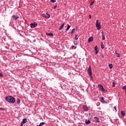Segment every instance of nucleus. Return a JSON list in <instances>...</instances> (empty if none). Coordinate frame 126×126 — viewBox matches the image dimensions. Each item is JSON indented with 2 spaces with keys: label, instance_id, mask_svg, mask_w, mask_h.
<instances>
[{
  "label": "nucleus",
  "instance_id": "nucleus-1",
  "mask_svg": "<svg viewBox=\"0 0 126 126\" xmlns=\"http://www.w3.org/2000/svg\"><path fill=\"white\" fill-rule=\"evenodd\" d=\"M5 100L10 104H14L15 103V98L12 96H6Z\"/></svg>",
  "mask_w": 126,
  "mask_h": 126
},
{
  "label": "nucleus",
  "instance_id": "nucleus-2",
  "mask_svg": "<svg viewBox=\"0 0 126 126\" xmlns=\"http://www.w3.org/2000/svg\"><path fill=\"white\" fill-rule=\"evenodd\" d=\"M96 27L97 29V30H100L101 29V23L99 22V20H96Z\"/></svg>",
  "mask_w": 126,
  "mask_h": 126
},
{
  "label": "nucleus",
  "instance_id": "nucleus-3",
  "mask_svg": "<svg viewBox=\"0 0 126 126\" xmlns=\"http://www.w3.org/2000/svg\"><path fill=\"white\" fill-rule=\"evenodd\" d=\"M88 72L89 73V75L91 77H92V71L91 70V66H90L88 70Z\"/></svg>",
  "mask_w": 126,
  "mask_h": 126
},
{
  "label": "nucleus",
  "instance_id": "nucleus-4",
  "mask_svg": "<svg viewBox=\"0 0 126 126\" xmlns=\"http://www.w3.org/2000/svg\"><path fill=\"white\" fill-rule=\"evenodd\" d=\"M98 87L99 89H100V90H101V91H102V92H104L105 91L104 87H103V86L102 85H98Z\"/></svg>",
  "mask_w": 126,
  "mask_h": 126
},
{
  "label": "nucleus",
  "instance_id": "nucleus-5",
  "mask_svg": "<svg viewBox=\"0 0 126 126\" xmlns=\"http://www.w3.org/2000/svg\"><path fill=\"white\" fill-rule=\"evenodd\" d=\"M37 25L36 23H32L31 24V28H35Z\"/></svg>",
  "mask_w": 126,
  "mask_h": 126
},
{
  "label": "nucleus",
  "instance_id": "nucleus-6",
  "mask_svg": "<svg viewBox=\"0 0 126 126\" xmlns=\"http://www.w3.org/2000/svg\"><path fill=\"white\" fill-rule=\"evenodd\" d=\"M94 51L95 52V54L97 55L98 53H99V48L97 47V46H95L94 47Z\"/></svg>",
  "mask_w": 126,
  "mask_h": 126
},
{
  "label": "nucleus",
  "instance_id": "nucleus-7",
  "mask_svg": "<svg viewBox=\"0 0 126 126\" xmlns=\"http://www.w3.org/2000/svg\"><path fill=\"white\" fill-rule=\"evenodd\" d=\"M83 109L84 111H85V112H87V111H88V110H89L88 107L86 105H84L83 107Z\"/></svg>",
  "mask_w": 126,
  "mask_h": 126
},
{
  "label": "nucleus",
  "instance_id": "nucleus-8",
  "mask_svg": "<svg viewBox=\"0 0 126 126\" xmlns=\"http://www.w3.org/2000/svg\"><path fill=\"white\" fill-rule=\"evenodd\" d=\"M94 119L95 122H97V123H100V119L98 118L97 117H94Z\"/></svg>",
  "mask_w": 126,
  "mask_h": 126
},
{
  "label": "nucleus",
  "instance_id": "nucleus-9",
  "mask_svg": "<svg viewBox=\"0 0 126 126\" xmlns=\"http://www.w3.org/2000/svg\"><path fill=\"white\" fill-rule=\"evenodd\" d=\"M86 125H90V124H91V121L88 119H86L85 120Z\"/></svg>",
  "mask_w": 126,
  "mask_h": 126
},
{
  "label": "nucleus",
  "instance_id": "nucleus-10",
  "mask_svg": "<svg viewBox=\"0 0 126 126\" xmlns=\"http://www.w3.org/2000/svg\"><path fill=\"white\" fill-rule=\"evenodd\" d=\"M42 16H43V17H45V18H50V17L51 16L50 15H48V16H46L45 14H42Z\"/></svg>",
  "mask_w": 126,
  "mask_h": 126
},
{
  "label": "nucleus",
  "instance_id": "nucleus-11",
  "mask_svg": "<svg viewBox=\"0 0 126 126\" xmlns=\"http://www.w3.org/2000/svg\"><path fill=\"white\" fill-rule=\"evenodd\" d=\"M64 26V23H63L62 25L61 26H60V27L59 28V30L61 31L62 30L63 28V27Z\"/></svg>",
  "mask_w": 126,
  "mask_h": 126
},
{
  "label": "nucleus",
  "instance_id": "nucleus-12",
  "mask_svg": "<svg viewBox=\"0 0 126 126\" xmlns=\"http://www.w3.org/2000/svg\"><path fill=\"white\" fill-rule=\"evenodd\" d=\"M12 17H13V19H15V20L18 19V18H19V16H15V15H13V16H12Z\"/></svg>",
  "mask_w": 126,
  "mask_h": 126
},
{
  "label": "nucleus",
  "instance_id": "nucleus-13",
  "mask_svg": "<svg viewBox=\"0 0 126 126\" xmlns=\"http://www.w3.org/2000/svg\"><path fill=\"white\" fill-rule=\"evenodd\" d=\"M22 123H23V124H26V123H27V119H24L23 120V121H22Z\"/></svg>",
  "mask_w": 126,
  "mask_h": 126
},
{
  "label": "nucleus",
  "instance_id": "nucleus-14",
  "mask_svg": "<svg viewBox=\"0 0 126 126\" xmlns=\"http://www.w3.org/2000/svg\"><path fill=\"white\" fill-rule=\"evenodd\" d=\"M101 33H102V40H105V35H104V32H101Z\"/></svg>",
  "mask_w": 126,
  "mask_h": 126
},
{
  "label": "nucleus",
  "instance_id": "nucleus-15",
  "mask_svg": "<svg viewBox=\"0 0 126 126\" xmlns=\"http://www.w3.org/2000/svg\"><path fill=\"white\" fill-rule=\"evenodd\" d=\"M67 27L66 28V29L65 30V31H68V30H69V28H70L71 26H69V25L67 24Z\"/></svg>",
  "mask_w": 126,
  "mask_h": 126
},
{
  "label": "nucleus",
  "instance_id": "nucleus-16",
  "mask_svg": "<svg viewBox=\"0 0 126 126\" xmlns=\"http://www.w3.org/2000/svg\"><path fill=\"white\" fill-rule=\"evenodd\" d=\"M89 42H92L93 41V37H91L88 39Z\"/></svg>",
  "mask_w": 126,
  "mask_h": 126
},
{
  "label": "nucleus",
  "instance_id": "nucleus-17",
  "mask_svg": "<svg viewBox=\"0 0 126 126\" xmlns=\"http://www.w3.org/2000/svg\"><path fill=\"white\" fill-rule=\"evenodd\" d=\"M100 102H101V103H106V101L104 100V97H101Z\"/></svg>",
  "mask_w": 126,
  "mask_h": 126
},
{
  "label": "nucleus",
  "instance_id": "nucleus-18",
  "mask_svg": "<svg viewBox=\"0 0 126 126\" xmlns=\"http://www.w3.org/2000/svg\"><path fill=\"white\" fill-rule=\"evenodd\" d=\"M46 35L47 36H54V34L52 33H51V32L47 33H46Z\"/></svg>",
  "mask_w": 126,
  "mask_h": 126
},
{
  "label": "nucleus",
  "instance_id": "nucleus-19",
  "mask_svg": "<svg viewBox=\"0 0 126 126\" xmlns=\"http://www.w3.org/2000/svg\"><path fill=\"white\" fill-rule=\"evenodd\" d=\"M121 115L122 116H125L126 115V112L125 111H121Z\"/></svg>",
  "mask_w": 126,
  "mask_h": 126
},
{
  "label": "nucleus",
  "instance_id": "nucleus-20",
  "mask_svg": "<svg viewBox=\"0 0 126 126\" xmlns=\"http://www.w3.org/2000/svg\"><path fill=\"white\" fill-rule=\"evenodd\" d=\"M44 125H45V123L42 122V123H40L39 125H37L36 126H44Z\"/></svg>",
  "mask_w": 126,
  "mask_h": 126
},
{
  "label": "nucleus",
  "instance_id": "nucleus-21",
  "mask_svg": "<svg viewBox=\"0 0 126 126\" xmlns=\"http://www.w3.org/2000/svg\"><path fill=\"white\" fill-rule=\"evenodd\" d=\"M77 48V47L76 46H74V45H72V46H71V49H72V50H75V49Z\"/></svg>",
  "mask_w": 126,
  "mask_h": 126
},
{
  "label": "nucleus",
  "instance_id": "nucleus-22",
  "mask_svg": "<svg viewBox=\"0 0 126 126\" xmlns=\"http://www.w3.org/2000/svg\"><path fill=\"white\" fill-rule=\"evenodd\" d=\"M101 49H104L105 48V46H104V45H103V42H101Z\"/></svg>",
  "mask_w": 126,
  "mask_h": 126
},
{
  "label": "nucleus",
  "instance_id": "nucleus-23",
  "mask_svg": "<svg viewBox=\"0 0 126 126\" xmlns=\"http://www.w3.org/2000/svg\"><path fill=\"white\" fill-rule=\"evenodd\" d=\"M17 104H20V99L18 98V99H17Z\"/></svg>",
  "mask_w": 126,
  "mask_h": 126
},
{
  "label": "nucleus",
  "instance_id": "nucleus-24",
  "mask_svg": "<svg viewBox=\"0 0 126 126\" xmlns=\"http://www.w3.org/2000/svg\"><path fill=\"white\" fill-rule=\"evenodd\" d=\"M109 68H110V69L113 68V64H110L109 65Z\"/></svg>",
  "mask_w": 126,
  "mask_h": 126
},
{
  "label": "nucleus",
  "instance_id": "nucleus-25",
  "mask_svg": "<svg viewBox=\"0 0 126 126\" xmlns=\"http://www.w3.org/2000/svg\"><path fill=\"white\" fill-rule=\"evenodd\" d=\"M78 44V42L77 41H74V44L76 45Z\"/></svg>",
  "mask_w": 126,
  "mask_h": 126
},
{
  "label": "nucleus",
  "instance_id": "nucleus-26",
  "mask_svg": "<svg viewBox=\"0 0 126 126\" xmlns=\"http://www.w3.org/2000/svg\"><path fill=\"white\" fill-rule=\"evenodd\" d=\"M74 32H75V29H73L72 30L71 34H73V33H74Z\"/></svg>",
  "mask_w": 126,
  "mask_h": 126
},
{
  "label": "nucleus",
  "instance_id": "nucleus-27",
  "mask_svg": "<svg viewBox=\"0 0 126 126\" xmlns=\"http://www.w3.org/2000/svg\"><path fill=\"white\" fill-rule=\"evenodd\" d=\"M112 86H113V87H115V86H116V83H115V82H113Z\"/></svg>",
  "mask_w": 126,
  "mask_h": 126
},
{
  "label": "nucleus",
  "instance_id": "nucleus-28",
  "mask_svg": "<svg viewBox=\"0 0 126 126\" xmlns=\"http://www.w3.org/2000/svg\"><path fill=\"white\" fill-rule=\"evenodd\" d=\"M75 38L76 39V40H78V37H77V35H75Z\"/></svg>",
  "mask_w": 126,
  "mask_h": 126
},
{
  "label": "nucleus",
  "instance_id": "nucleus-29",
  "mask_svg": "<svg viewBox=\"0 0 126 126\" xmlns=\"http://www.w3.org/2000/svg\"><path fill=\"white\" fill-rule=\"evenodd\" d=\"M51 2H56V0H51Z\"/></svg>",
  "mask_w": 126,
  "mask_h": 126
},
{
  "label": "nucleus",
  "instance_id": "nucleus-30",
  "mask_svg": "<svg viewBox=\"0 0 126 126\" xmlns=\"http://www.w3.org/2000/svg\"><path fill=\"white\" fill-rule=\"evenodd\" d=\"M3 76V75L1 73H0V77H2Z\"/></svg>",
  "mask_w": 126,
  "mask_h": 126
},
{
  "label": "nucleus",
  "instance_id": "nucleus-31",
  "mask_svg": "<svg viewBox=\"0 0 126 126\" xmlns=\"http://www.w3.org/2000/svg\"><path fill=\"white\" fill-rule=\"evenodd\" d=\"M94 4V1H93L91 3V5H93Z\"/></svg>",
  "mask_w": 126,
  "mask_h": 126
},
{
  "label": "nucleus",
  "instance_id": "nucleus-32",
  "mask_svg": "<svg viewBox=\"0 0 126 126\" xmlns=\"http://www.w3.org/2000/svg\"><path fill=\"white\" fill-rule=\"evenodd\" d=\"M117 56L118 58H120V57H121V55H120L119 54H117Z\"/></svg>",
  "mask_w": 126,
  "mask_h": 126
},
{
  "label": "nucleus",
  "instance_id": "nucleus-33",
  "mask_svg": "<svg viewBox=\"0 0 126 126\" xmlns=\"http://www.w3.org/2000/svg\"><path fill=\"white\" fill-rule=\"evenodd\" d=\"M0 110L1 111H3V110H4V109H3V108H0Z\"/></svg>",
  "mask_w": 126,
  "mask_h": 126
},
{
  "label": "nucleus",
  "instance_id": "nucleus-34",
  "mask_svg": "<svg viewBox=\"0 0 126 126\" xmlns=\"http://www.w3.org/2000/svg\"><path fill=\"white\" fill-rule=\"evenodd\" d=\"M114 109H115L116 112H117V107L114 106Z\"/></svg>",
  "mask_w": 126,
  "mask_h": 126
},
{
  "label": "nucleus",
  "instance_id": "nucleus-35",
  "mask_svg": "<svg viewBox=\"0 0 126 126\" xmlns=\"http://www.w3.org/2000/svg\"><path fill=\"white\" fill-rule=\"evenodd\" d=\"M57 5H55L54 7V9L57 8Z\"/></svg>",
  "mask_w": 126,
  "mask_h": 126
},
{
  "label": "nucleus",
  "instance_id": "nucleus-36",
  "mask_svg": "<svg viewBox=\"0 0 126 126\" xmlns=\"http://www.w3.org/2000/svg\"><path fill=\"white\" fill-rule=\"evenodd\" d=\"M23 125H24V124H23V123H21V126H23Z\"/></svg>",
  "mask_w": 126,
  "mask_h": 126
},
{
  "label": "nucleus",
  "instance_id": "nucleus-37",
  "mask_svg": "<svg viewBox=\"0 0 126 126\" xmlns=\"http://www.w3.org/2000/svg\"><path fill=\"white\" fill-rule=\"evenodd\" d=\"M89 18H90V19H91V15H89Z\"/></svg>",
  "mask_w": 126,
  "mask_h": 126
},
{
  "label": "nucleus",
  "instance_id": "nucleus-38",
  "mask_svg": "<svg viewBox=\"0 0 126 126\" xmlns=\"http://www.w3.org/2000/svg\"><path fill=\"white\" fill-rule=\"evenodd\" d=\"M47 15H48L47 16H49V15H50V14H48V13H46Z\"/></svg>",
  "mask_w": 126,
  "mask_h": 126
},
{
  "label": "nucleus",
  "instance_id": "nucleus-39",
  "mask_svg": "<svg viewBox=\"0 0 126 126\" xmlns=\"http://www.w3.org/2000/svg\"><path fill=\"white\" fill-rule=\"evenodd\" d=\"M116 55H118V54H119V53H117V52H116Z\"/></svg>",
  "mask_w": 126,
  "mask_h": 126
},
{
  "label": "nucleus",
  "instance_id": "nucleus-40",
  "mask_svg": "<svg viewBox=\"0 0 126 126\" xmlns=\"http://www.w3.org/2000/svg\"><path fill=\"white\" fill-rule=\"evenodd\" d=\"M102 58H104V56H102Z\"/></svg>",
  "mask_w": 126,
  "mask_h": 126
}]
</instances>
